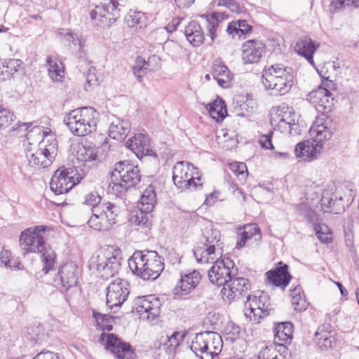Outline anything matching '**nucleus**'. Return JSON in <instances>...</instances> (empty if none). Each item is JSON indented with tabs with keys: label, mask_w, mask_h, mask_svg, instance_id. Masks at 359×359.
Listing matches in <instances>:
<instances>
[{
	"label": "nucleus",
	"mask_w": 359,
	"mask_h": 359,
	"mask_svg": "<svg viewBox=\"0 0 359 359\" xmlns=\"http://www.w3.org/2000/svg\"><path fill=\"white\" fill-rule=\"evenodd\" d=\"M204 237L205 238L204 244L205 246L210 247L215 250H217V248H219L220 250H223L222 243L220 239L221 234L218 230L213 229L207 230L204 233Z\"/></svg>",
	"instance_id": "37998d69"
},
{
	"label": "nucleus",
	"mask_w": 359,
	"mask_h": 359,
	"mask_svg": "<svg viewBox=\"0 0 359 359\" xmlns=\"http://www.w3.org/2000/svg\"><path fill=\"white\" fill-rule=\"evenodd\" d=\"M129 130L128 121L116 118L110 123L109 135L112 139L122 140L126 137Z\"/></svg>",
	"instance_id": "4c0bfd02"
},
{
	"label": "nucleus",
	"mask_w": 359,
	"mask_h": 359,
	"mask_svg": "<svg viewBox=\"0 0 359 359\" xmlns=\"http://www.w3.org/2000/svg\"><path fill=\"white\" fill-rule=\"evenodd\" d=\"M80 276L81 270L78 265L70 262L60 267L55 278V282L57 285L60 284L62 289L67 290L77 285Z\"/></svg>",
	"instance_id": "aec40b11"
},
{
	"label": "nucleus",
	"mask_w": 359,
	"mask_h": 359,
	"mask_svg": "<svg viewBox=\"0 0 359 359\" xmlns=\"http://www.w3.org/2000/svg\"><path fill=\"white\" fill-rule=\"evenodd\" d=\"M297 212L305 217H310L311 213V207L308 205L306 203L303 202L296 205L295 207Z\"/></svg>",
	"instance_id": "680f3d73"
},
{
	"label": "nucleus",
	"mask_w": 359,
	"mask_h": 359,
	"mask_svg": "<svg viewBox=\"0 0 359 359\" xmlns=\"http://www.w3.org/2000/svg\"><path fill=\"white\" fill-rule=\"evenodd\" d=\"M101 197L97 192H91L88 194L85 197V203L91 206V208L101 205L102 203H100Z\"/></svg>",
	"instance_id": "13d9d810"
},
{
	"label": "nucleus",
	"mask_w": 359,
	"mask_h": 359,
	"mask_svg": "<svg viewBox=\"0 0 359 359\" xmlns=\"http://www.w3.org/2000/svg\"><path fill=\"white\" fill-rule=\"evenodd\" d=\"M14 115L8 109H0V129L8 128L14 121Z\"/></svg>",
	"instance_id": "864d4df0"
},
{
	"label": "nucleus",
	"mask_w": 359,
	"mask_h": 359,
	"mask_svg": "<svg viewBox=\"0 0 359 359\" xmlns=\"http://www.w3.org/2000/svg\"><path fill=\"white\" fill-rule=\"evenodd\" d=\"M58 34L65 41L72 42L76 48L81 50L83 46V41L78 34L70 32L69 29H60L58 31Z\"/></svg>",
	"instance_id": "de8ad7c7"
},
{
	"label": "nucleus",
	"mask_w": 359,
	"mask_h": 359,
	"mask_svg": "<svg viewBox=\"0 0 359 359\" xmlns=\"http://www.w3.org/2000/svg\"><path fill=\"white\" fill-rule=\"evenodd\" d=\"M336 201H337L336 197L334 198V196L327 197L325 195L323 196L322 199H321L322 206H325V207L330 209V211H337V210L334 208Z\"/></svg>",
	"instance_id": "e2e57ef3"
},
{
	"label": "nucleus",
	"mask_w": 359,
	"mask_h": 359,
	"mask_svg": "<svg viewBox=\"0 0 359 359\" xmlns=\"http://www.w3.org/2000/svg\"><path fill=\"white\" fill-rule=\"evenodd\" d=\"M129 294L128 285L126 281L117 278L112 281L107 288V305L109 308L120 306L127 299Z\"/></svg>",
	"instance_id": "6ab92c4d"
},
{
	"label": "nucleus",
	"mask_w": 359,
	"mask_h": 359,
	"mask_svg": "<svg viewBox=\"0 0 359 359\" xmlns=\"http://www.w3.org/2000/svg\"><path fill=\"white\" fill-rule=\"evenodd\" d=\"M318 47L319 43H316L310 38L304 37L297 41L294 50L297 53L304 56L311 65L314 66L313 55Z\"/></svg>",
	"instance_id": "c756f323"
},
{
	"label": "nucleus",
	"mask_w": 359,
	"mask_h": 359,
	"mask_svg": "<svg viewBox=\"0 0 359 359\" xmlns=\"http://www.w3.org/2000/svg\"><path fill=\"white\" fill-rule=\"evenodd\" d=\"M201 17L205 19L208 35L212 43L217 36V30L219 25L224 20L228 18L229 15L224 12H213L210 15H203Z\"/></svg>",
	"instance_id": "2f4dec72"
},
{
	"label": "nucleus",
	"mask_w": 359,
	"mask_h": 359,
	"mask_svg": "<svg viewBox=\"0 0 359 359\" xmlns=\"http://www.w3.org/2000/svg\"><path fill=\"white\" fill-rule=\"evenodd\" d=\"M262 81L266 90H271V94L285 95L291 89L294 76L290 68L276 64L264 67Z\"/></svg>",
	"instance_id": "39448f33"
},
{
	"label": "nucleus",
	"mask_w": 359,
	"mask_h": 359,
	"mask_svg": "<svg viewBox=\"0 0 359 359\" xmlns=\"http://www.w3.org/2000/svg\"><path fill=\"white\" fill-rule=\"evenodd\" d=\"M291 355L287 346L280 345H270L262 348L260 351L259 359H290Z\"/></svg>",
	"instance_id": "473e14b6"
},
{
	"label": "nucleus",
	"mask_w": 359,
	"mask_h": 359,
	"mask_svg": "<svg viewBox=\"0 0 359 359\" xmlns=\"http://www.w3.org/2000/svg\"><path fill=\"white\" fill-rule=\"evenodd\" d=\"M273 133L269 132L267 135H263L259 140V143L262 148L266 149H273V146L272 144V135Z\"/></svg>",
	"instance_id": "052dcab7"
},
{
	"label": "nucleus",
	"mask_w": 359,
	"mask_h": 359,
	"mask_svg": "<svg viewBox=\"0 0 359 359\" xmlns=\"http://www.w3.org/2000/svg\"><path fill=\"white\" fill-rule=\"evenodd\" d=\"M236 248H241L248 245L257 244L262 239L261 230L256 224H249L238 229Z\"/></svg>",
	"instance_id": "393cba45"
},
{
	"label": "nucleus",
	"mask_w": 359,
	"mask_h": 359,
	"mask_svg": "<svg viewBox=\"0 0 359 359\" xmlns=\"http://www.w3.org/2000/svg\"><path fill=\"white\" fill-rule=\"evenodd\" d=\"M76 170L74 168H60L57 170L51 178L50 187L57 195L68 192L74 186L79 182L74 180Z\"/></svg>",
	"instance_id": "dca6fc26"
},
{
	"label": "nucleus",
	"mask_w": 359,
	"mask_h": 359,
	"mask_svg": "<svg viewBox=\"0 0 359 359\" xmlns=\"http://www.w3.org/2000/svg\"><path fill=\"white\" fill-rule=\"evenodd\" d=\"M128 266L137 276L153 280L160 276L164 264L156 251H135L128 259Z\"/></svg>",
	"instance_id": "7ed1b4c3"
},
{
	"label": "nucleus",
	"mask_w": 359,
	"mask_h": 359,
	"mask_svg": "<svg viewBox=\"0 0 359 359\" xmlns=\"http://www.w3.org/2000/svg\"><path fill=\"white\" fill-rule=\"evenodd\" d=\"M140 181L137 166L128 162L120 161L115 164L111 172L109 189L116 196L135 186Z\"/></svg>",
	"instance_id": "423d86ee"
},
{
	"label": "nucleus",
	"mask_w": 359,
	"mask_h": 359,
	"mask_svg": "<svg viewBox=\"0 0 359 359\" xmlns=\"http://www.w3.org/2000/svg\"><path fill=\"white\" fill-rule=\"evenodd\" d=\"M33 359H59L57 354L51 351H41L38 353Z\"/></svg>",
	"instance_id": "0e129e2a"
},
{
	"label": "nucleus",
	"mask_w": 359,
	"mask_h": 359,
	"mask_svg": "<svg viewBox=\"0 0 359 359\" xmlns=\"http://www.w3.org/2000/svg\"><path fill=\"white\" fill-rule=\"evenodd\" d=\"M172 180L182 190L188 188L196 189L202 186L198 168L189 162H177L173 168Z\"/></svg>",
	"instance_id": "f8f14e48"
},
{
	"label": "nucleus",
	"mask_w": 359,
	"mask_h": 359,
	"mask_svg": "<svg viewBox=\"0 0 359 359\" xmlns=\"http://www.w3.org/2000/svg\"><path fill=\"white\" fill-rule=\"evenodd\" d=\"M214 3L218 6H224L233 13L243 12V7L234 0H214Z\"/></svg>",
	"instance_id": "5fc2aeb1"
},
{
	"label": "nucleus",
	"mask_w": 359,
	"mask_h": 359,
	"mask_svg": "<svg viewBox=\"0 0 359 359\" xmlns=\"http://www.w3.org/2000/svg\"><path fill=\"white\" fill-rule=\"evenodd\" d=\"M93 317L100 329L107 331L112 330L114 319L111 316L93 312Z\"/></svg>",
	"instance_id": "09e8293b"
},
{
	"label": "nucleus",
	"mask_w": 359,
	"mask_h": 359,
	"mask_svg": "<svg viewBox=\"0 0 359 359\" xmlns=\"http://www.w3.org/2000/svg\"><path fill=\"white\" fill-rule=\"evenodd\" d=\"M156 203V195L154 187L148 186L143 191L137 203V208L146 212H151Z\"/></svg>",
	"instance_id": "e433bc0d"
},
{
	"label": "nucleus",
	"mask_w": 359,
	"mask_h": 359,
	"mask_svg": "<svg viewBox=\"0 0 359 359\" xmlns=\"http://www.w3.org/2000/svg\"><path fill=\"white\" fill-rule=\"evenodd\" d=\"M187 41L194 46H200L204 40V33L201 26L196 21L190 22L184 29Z\"/></svg>",
	"instance_id": "c9c22d12"
},
{
	"label": "nucleus",
	"mask_w": 359,
	"mask_h": 359,
	"mask_svg": "<svg viewBox=\"0 0 359 359\" xmlns=\"http://www.w3.org/2000/svg\"><path fill=\"white\" fill-rule=\"evenodd\" d=\"M222 346V339L218 333L205 332L196 335L190 348L201 359H212L221 352Z\"/></svg>",
	"instance_id": "1a4fd4ad"
},
{
	"label": "nucleus",
	"mask_w": 359,
	"mask_h": 359,
	"mask_svg": "<svg viewBox=\"0 0 359 359\" xmlns=\"http://www.w3.org/2000/svg\"><path fill=\"white\" fill-rule=\"evenodd\" d=\"M212 75L222 88H229L233 79L228 67L221 61L215 60L212 67Z\"/></svg>",
	"instance_id": "cd10ccee"
},
{
	"label": "nucleus",
	"mask_w": 359,
	"mask_h": 359,
	"mask_svg": "<svg viewBox=\"0 0 359 359\" xmlns=\"http://www.w3.org/2000/svg\"><path fill=\"white\" fill-rule=\"evenodd\" d=\"M291 302L294 309L302 312L306 311L309 306V302L306 300L302 290L299 286L295 287L291 290Z\"/></svg>",
	"instance_id": "a19ab883"
},
{
	"label": "nucleus",
	"mask_w": 359,
	"mask_h": 359,
	"mask_svg": "<svg viewBox=\"0 0 359 359\" xmlns=\"http://www.w3.org/2000/svg\"><path fill=\"white\" fill-rule=\"evenodd\" d=\"M157 60L158 61L160 59L154 55L150 56L147 61L141 57H138L136 59L135 65L133 67V72L139 82H142L143 77L148 71L155 69L156 67L153 65V62H156Z\"/></svg>",
	"instance_id": "72a5a7b5"
},
{
	"label": "nucleus",
	"mask_w": 359,
	"mask_h": 359,
	"mask_svg": "<svg viewBox=\"0 0 359 359\" xmlns=\"http://www.w3.org/2000/svg\"><path fill=\"white\" fill-rule=\"evenodd\" d=\"M315 231L318 239L325 243L332 241V231L326 224H318L315 227Z\"/></svg>",
	"instance_id": "3c124183"
},
{
	"label": "nucleus",
	"mask_w": 359,
	"mask_h": 359,
	"mask_svg": "<svg viewBox=\"0 0 359 359\" xmlns=\"http://www.w3.org/2000/svg\"><path fill=\"white\" fill-rule=\"evenodd\" d=\"M209 113L212 118L217 121L224 119L227 114V110L224 102L222 100H217L210 104Z\"/></svg>",
	"instance_id": "c03bdc74"
},
{
	"label": "nucleus",
	"mask_w": 359,
	"mask_h": 359,
	"mask_svg": "<svg viewBox=\"0 0 359 359\" xmlns=\"http://www.w3.org/2000/svg\"><path fill=\"white\" fill-rule=\"evenodd\" d=\"M118 208L110 202L91 208V216L88 220L89 227L95 231L108 230L116 222Z\"/></svg>",
	"instance_id": "9b49d317"
},
{
	"label": "nucleus",
	"mask_w": 359,
	"mask_h": 359,
	"mask_svg": "<svg viewBox=\"0 0 359 359\" xmlns=\"http://www.w3.org/2000/svg\"><path fill=\"white\" fill-rule=\"evenodd\" d=\"M270 298L266 293L258 295H248L245 302V316L255 323H259L261 318L269 315L272 310Z\"/></svg>",
	"instance_id": "ddd939ff"
},
{
	"label": "nucleus",
	"mask_w": 359,
	"mask_h": 359,
	"mask_svg": "<svg viewBox=\"0 0 359 359\" xmlns=\"http://www.w3.org/2000/svg\"><path fill=\"white\" fill-rule=\"evenodd\" d=\"M213 249L210 247L203 246L196 248L194 256L196 261L201 264H213L219 260L222 257L223 250Z\"/></svg>",
	"instance_id": "7c9ffc66"
},
{
	"label": "nucleus",
	"mask_w": 359,
	"mask_h": 359,
	"mask_svg": "<svg viewBox=\"0 0 359 359\" xmlns=\"http://www.w3.org/2000/svg\"><path fill=\"white\" fill-rule=\"evenodd\" d=\"M226 32L233 38L245 39L252 32V26L245 20H236L229 23Z\"/></svg>",
	"instance_id": "f704fd0d"
},
{
	"label": "nucleus",
	"mask_w": 359,
	"mask_h": 359,
	"mask_svg": "<svg viewBox=\"0 0 359 359\" xmlns=\"http://www.w3.org/2000/svg\"><path fill=\"white\" fill-rule=\"evenodd\" d=\"M250 289V284L248 279L233 276L224 285L221 290V294L224 301L231 302L243 296L248 297Z\"/></svg>",
	"instance_id": "a211bd4d"
},
{
	"label": "nucleus",
	"mask_w": 359,
	"mask_h": 359,
	"mask_svg": "<svg viewBox=\"0 0 359 359\" xmlns=\"http://www.w3.org/2000/svg\"><path fill=\"white\" fill-rule=\"evenodd\" d=\"M229 184L230 188L232 189L234 195L238 198L241 197L242 198V201H245V196H244L243 191L237 187L236 184L235 183L232 182H229Z\"/></svg>",
	"instance_id": "338daca9"
},
{
	"label": "nucleus",
	"mask_w": 359,
	"mask_h": 359,
	"mask_svg": "<svg viewBox=\"0 0 359 359\" xmlns=\"http://www.w3.org/2000/svg\"><path fill=\"white\" fill-rule=\"evenodd\" d=\"M274 270H270L266 273L268 282L275 286L285 289L289 284L291 276L288 272V266L282 262L278 263Z\"/></svg>",
	"instance_id": "bb28decb"
},
{
	"label": "nucleus",
	"mask_w": 359,
	"mask_h": 359,
	"mask_svg": "<svg viewBox=\"0 0 359 359\" xmlns=\"http://www.w3.org/2000/svg\"><path fill=\"white\" fill-rule=\"evenodd\" d=\"M228 167L239 181H245L246 180L248 172L245 163L243 162H233L229 163Z\"/></svg>",
	"instance_id": "8fccbe9b"
},
{
	"label": "nucleus",
	"mask_w": 359,
	"mask_h": 359,
	"mask_svg": "<svg viewBox=\"0 0 359 359\" xmlns=\"http://www.w3.org/2000/svg\"><path fill=\"white\" fill-rule=\"evenodd\" d=\"M11 253L8 250H3L0 252V259L2 264H4L6 266L10 264V262H13L11 258Z\"/></svg>",
	"instance_id": "69168bd1"
},
{
	"label": "nucleus",
	"mask_w": 359,
	"mask_h": 359,
	"mask_svg": "<svg viewBox=\"0 0 359 359\" xmlns=\"http://www.w3.org/2000/svg\"><path fill=\"white\" fill-rule=\"evenodd\" d=\"M350 6L359 7V0H332L331 3V8L334 11H340Z\"/></svg>",
	"instance_id": "6e6d98bb"
},
{
	"label": "nucleus",
	"mask_w": 359,
	"mask_h": 359,
	"mask_svg": "<svg viewBox=\"0 0 359 359\" xmlns=\"http://www.w3.org/2000/svg\"><path fill=\"white\" fill-rule=\"evenodd\" d=\"M43 226H36L34 229H27L21 233L20 245L25 252L40 253L43 262V271L47 273L54 266L55 252L47 245L41 233L44 232Z\"/></svg>",
	"instance_id": "f03ea898"
},
{
	"label": "nucleus",
	"mask_w": 359,
	"mask_h": 359,
	"mask_svg": "<svg viewBox=\"0 0 359 359\" xmlns=\"http://www.w3.org/2000/svg\"><path fill=\"white\" fill-rule=\"evenodd\" d=\"M120 251L113 248H101L90 260V268L103 279L114 276L121 268Z\"/></svg>",
	"instance_id": "6e6552de"
},
{
	"label": "nucleus",
	"mask_w": 359,
	"mask_h": 359,
	"mask_svg": "<svg viewBox=\"0 0 359 359\" xmlns=\"http://www.w3.org/2000/svg\"><path fill=\"white\" fill-rule=\"evenodd\" d=\"M99 341L107 350L110 351L119 359H129L132 354L130 345L122 341L114 334L102 333Z\"/></svg>",
	"instance_id": "412c9836"
},
{
	"label": "nucleus",
	"mask_w": 359,
	"mask_h": 359,
	"mask_svg": "<svg viewBox=\"0 0 359 359\" xmlns=\"http://www.w3.org/2000/svg\"><path fill=\"white\" fill-rule=\"evenodd\" d=\"M317 340H318L319 344H322V346L325 347H330L332 344V340L328 337L327 334H322V337L320 338H316Z\"/></svg>",
	"instance_id": "774afa93"
},
{
	"label": "nucleus",
	"mask_w": 359,
	"mask_h": 359,
	"mask_svg": "<svg viewBox=\"0 0 359 359\" xmlns=\"http://www.w3.org/2000/svg\"><path fill=\"white\" fill-rule=\"evenodd\" d=\"M184 334L180 332H175L170 336H168L165 346L170 351H174L183 341Z\"/></svg>",
	"instance_id": "603ef678"
},
{
	"label": "nucleus",
	"mask_w": 359,
	"mask_h": 359,
	"mask_svg": "<svg viewBox=\"0 0 359 359\" xmlns=\"http://www.w3.org/2000/svg\"><path fill=\"white\" fill-rule=\"evenodd\" d=\"M234 266L233 262L228 257L215 262L208 271L210 281L217 286L224 287L231 278L236 276L237 269Z\"/></svg>",
	"instance_id": "4468645a"
},
{
	"label": "nucleus",
	"mask_w": 359,
	"mask_h": 359,
	"mask_svg": "<svg viewBox=\"0 0 359 359\" xmlns=\"http://www.w3.org/2000/svg\"><path fill=\"white\" fill-rule=\"evenodd\" d=\"M296 115L293 110L285 104L273 107L270 114L271 126L283 133L292 136L301 134V127L296 122Z\"/></svg>",
	"instance_id": "9d476101"
},
{
	"label": "nucleus",
	"mask_w": 359,
	"mask_h": 359,
	"mask_svg": "<svg viewBox=\"0 0 359 359\" xmlns=\"http://www.w3.org/2000/svg\"><path fill=\"white\" fill-rule=\"evenodd\" d=\"M265 46L260 41L248 40L241 47V57L243 64L257 63L264 52Z\"/></svg>",
	"instance_id": "5701e85b"
},
{
	"label": "nucleus",
	"mask_w": 359,
	"mask_h": 359,
	"mask_svg": "<svg viewBox=\"0 0 359 359\" xmlns=\"http://www.w3.org/2000/svg\"><path fill=\"white\" fill-rule=\"evenodd\" d=\"M328 118L318 117L311 127V139L298 143L294 148V154L299 161L311 162L321 154L324 142L332 137Z\"/></svg>",
	"instance_id": "f257e3e1"
},
{
	"label": "nucleus",
	"mask_w": 359,
	"mask_h": 359,
	"mask_svg": "<svg viewBox=\"0 0 359 359\" xmlns=\"http://www.w3.org/2000/svg\"><path fill=\"white\" fill-rule=\"evenodd\" d=\"M39 142L38 147H30L27 149L26 156L28 165L34 168H47L53 162L57 153V144L53 135H47Z\"/></svg>",
	"instance_id": "0eeeda50"
},
{
	"label": "nucleus",
	"mask_w": 359,
	"mask_h": 359,
	"mask_svg": "<svg viewBox=\"0 0 359 359\" xmlns=\"http://www.w3.org/2000/svg\"><path fill=\"white\" fill-rule=\"evenodd\" d=\"M48 75L55 82H62L64 79V67L56 58L48 56L46 59Z\"/></svg>",
	"instance_id": "ea45409f"
},
{
	"label": "nucleus",
	"mask_w": 359,
	"mask_h": 359,
	"mask_svg": "<svg viewBox=\"0 0 359 359\" xmlns=\"http://www.w3.org/2000/svg\"><path fill=\"white\" fill-rule=\"evenodd\" d=\"M126 146L138 158L144 156H151L153 153L149 137L142 133L135 134L129 139L126 142Z\"/></svg>",
	"instance_id": "a878e982"
},
{
	"label": "nucleus",
	"mask_w": 359,
	"mask_h": 359,
	"mask_svg": "<svg viewBox=\"0 0 359 359\" xmlns=\"http://www.w3.org/2000/svg\"><path fill=\"white\" fill-rule=\"evenodd\" d=\"M118 6L117 0H109L107 4L95 6L90 13V18L98 26L109 27L120 17Z\"/></svg>",
	"instance_id": "2eb2a0df"
},
{
	"label": "nucleus",
	"mask_w": 359,
	"mask_h": 359,
	"mask_svg": "<svg viewBox=\"0 0 359 359\" xmlns=\"http://www.w3.org/2000/svg\"><path fill=\"white\" fill-rule=\"evenodd\" d=\"M22 62L18 59L6 60L0 67V76H3V79H8L15 72H18L22 67Z\"/></svg>",
	"instance_id": "79ce46f5"
},
{
	"label": "nucleus",
	"mask_w": 359,
	"mask_h": 359,
	"mask_svg": "<svg viewBox=\"0 0 359 359\" xmlns=\"http://www.w3.org/2000/svg\"><path fill=\"white\" fill-rule=\"evenodd\" d=\"M100 114L93 107H81L69 112L64 118L72 134L82 137L95 132Z\"/></svg>",
	"instance_id": "20e7f679"
},
{
	"label": "nucleus",
	"mask_w": 359,
	"mask_h": 359,
	"mask_svg": "<svg viewBox=\"0 0 359 359\" xmlns=\"http://www.w3.org/2000/svg\"><path fill=\"white\" fill-rule=\"evenodd\" d=\"M126 22L130 27H141L145 22L144 14L140 11L130 10L126 18Z\"/></svg>",
	"instance_id": "49530a36"
},
{
	"label": "nucleus",
	"mask_w": 359,
	"mask_h": 359,
	"mask_svg": "<svg viewBox=\"0 0 359 359\" xmlns=\"http://www.w3.org/2000/svg\"><path fill=\"white\" fill-rule=\"evenodd\" d=\"M200 280L201 274L196 270L182 274L180 280L173 289V294L175 297L182 298L190 294L198 285Z\"/></svg>",
	"instance_id": "4be33fe9"
},
{
	"label": "nucleus",
	"mask_w": 359,
	"mask_h": 359,
	"mask_svg": "<svg viewBox=\"0 0 359 359\" xmlns=\"http://www.w3.org/2000/svg\"><path fill=\"white\" fill-rule=\"evenodd\" d=\"M293 338V325L290 322L278 323L275 327L274 342L276 345L287 346Z\"/></svg>",
	"instance_id": "c85d7f7f"
},
{
	"label": "nucleus",
	"mask_w": 359,
	"mask_h": 359,
	"mask_svg": "<svg viewBox=\"0 0 359 359\" xmlns=\"http://www.w3.org/2000/svg\"><path fill=\"white\" fill-rule=\"evenodd\" d=\"M241 332V328L233 324L228 325L225 328V334L226 339L230 341H234L238 337Z\"/></svg>",
	"instance_id": "bf43d9fd"
},
{
	"label": "nucleus",
	"mask_w": 359,
	"mask_h": 359,
	"mask_svg": "<svg viewBox=\"0 0 359 359\" xmlns=\"http://www.w3.org/2000/svg\"><path fill=\"white\" fill-rule=\"evenodd\" d=\"M161 302L154 295L137 297L133 302V309L149 321L155 320L160 314Z\"/></svg>",
	"instance_id": "f3484780"
},
{
	"label": "nucleus",
	"mask_w": 359,
	"mask_h": 359,
	"mask_svg": "<svg viewBox=\"0 0 359 359\" xmlns=\"http://www.w3.org/2000/svg\"><path fill=\"white\" fill-rule=\"evenodd\" d=\"M332 93L327 88L318 87V89L311 92L309 95V99L313 104L316 109L320 113H326L331 110L333 104L331 98Z\"/></svg>",
	"instance_id": "b1692460"
},
{
	"label": "nucleus",
	"mask_w": 359,
	"mask_h": 359,
	"mask_svg": "<svg viewBox=\"0 0 359 359\" xmlns=\"http://www.w3.org/2000/svg\"><path fill=\"white\" fill-rule=\"evenodd\" d=\"M151 212H146L143 210L138 209L135 214L130 217V222L135 225L148 229L151 225L150 215Z\"/></svg>",
	"instance_id": "a18cd8bd"
},
{
	"label": "nucleus",
	"mask_w": 359,
	"mask_h": 359,
	"mask_svg": "<svg viewBox=\"0 0 359 359\" xmlns=\"http://www.w3.org/2000/svg\"><path fill=\"white\" fill-rule=\"evenodd\" d=\"M99 83V78L96 74V70L94 67H90L88 69L86 76V83L84 87L86 90H90V88L97 86Z\"/></svg>",
	"instance_id": "4d7b16f0"
},
{
	"label": "nucleus",
	"mask_w": 359,
	"mask_h": 359,
	"mask_svg": "<svg viewBox=\"0 0 359 359\" xmlns=\"http://www.w3.org/2000/svg\"><path fill=\"white\" fill-rule=\"evenodd\" d=\"M75 156L79 162L85 165L96 160L97 157V149L83 144H79L76 151Z\"/></svg>",
	"instance_id": "58836bf2"
}]
</instances>
